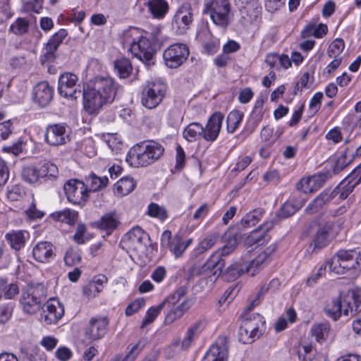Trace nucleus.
Here are the masks:
<instances>
[{
  "label": "nucleus",
  "instance_id": "obj_41",
  "mask_svg": "<svg viewBox=\"0 0 361 361\" xmlns=\"http://www.w3.org/2000/svg\"><path fill=\"white\" fill-rule=\"evenodd\" d=\"M277 245L272 243L267 247L262 253L251 261V265L255 266V269L259 270L262 264L276 250Z\"/></svg>",
  "mask_w": 361,
  "mask_h": 361
},
{
  "label": "nucleus",
  "instance_id": "obj_37",
  "mask_svg": "<svg viewBox=\"0 0 361 361\" xmlns=\"http://www.w3.org/2000/svg\"><path fill=\"white\" fill-rule=\"evenodd\" d=\"M356 186L355 184L348 181L346 178H345L334 190H331V192H335L334 197L339 194V197L342 200H345L354 190Z\"/></svg>",
  "mask_w": 361,
  "mask_h": 361
},
{
  "label": "nucleus",
  "instance_id": "obj_12",
  "mask_svg": "<svg viewBox=\"0 0 361 361\" xmlns=\"http://www.w3.org/2000/svg\"><path fill=\"white\" fill-rule=\"evenodd\" d=\"M189 54V49L185 44L176 43L164 51L163 58L168 68H177L188 59Z\"/></svg>",
  "mask_w": 361,
  "mask_h": 361
},
{
  "label": "nucleus",
  "instance_id": "obj_32",
  "mask_svg": "<svg viewBox=\"0 0 361 361\" xmlns=\"http://www.w3.org/2000/svg\"><path fill=\"white\" fill-rule=\"evenodd\" d=\"M116 192L121 195H126L131 192L136 187V182L130 176L121 178L115 184Z\"/></svg>",
  "mask_w": 361,
  "mask_h": 361
},
{
  "label": "nucleus",
  "instance_id": "obj_46",
  "mask_svg": "<svg viewBox=\"0 0 361 361\" xmlns=\"http://www.w3.org/2000/svg\"><path fill=\"white\" fill-rule=\"evenodd\" d=\"M187 293V288L185 286H180L173 293L170 294L161 304L175 305L179 300L183 298Z\"/></svg>",
  "mask_w": 361,
  "mask_h": 361
},
{
  "label": "nucleus",
  "instance_id": "obj_59",
  "mask_svg": "<svg viewBox=\"0 0 361 361\" xmlns=\"http://www.w3.org/2000/svg\"><path fill=\"white\" fill-rule=\"evenodd\" d=\"M279 285V281L277 279H272L268 285L263 284L261 286L259 290L257 293V296L255 299H257V301L259 302L260 298L263 297L264 294H266L271 288L278 286Z\"/></svg>",
  "mask_w": 361,
  "mask_h": 361
},
{
  "label": "nucleus",
  "instance_id": "obj_15",
  "mask_svg": "<svg viewBox=\"0 0 361 361\" xmlns=\"http://www.w3.org/2000/svg\"><path fill=\"white\" fill-rule=\"evenodd\" d=\"M194 20L193 9L190 3H183L177 9L173 20L172 26L178 34L185 33L192 25Z\"/></svg>",
  "mask_w": 361,
  "mask_h": 361
},
{
  "label": "nucleus",
  "instance_id": "obj_23",
  "mask_svg": "<svg viewBox=\"0 0 361 361\" xmlns=\"http://www.w3.org/2000/svg\"><path fill=\"white\" fill-rule=\"evenodd\" d=\"M54 249V245L50 242L42 241L34 246L32 256L39 262L47 263L56 256Z\"/></svg>",
  "mask_w": 361,
  "mask_h": 361
},
{
  "label": "nucleus",
  "instance_id": "obj_20",
  "mask_svg": "<svg viewBox=\"0 0 361 361\" xmlns=\"http://www.w3.org/2000/svg\"><path fill=\"white\" fill-rule=\"evenodd\" d=\"M33 100L39 106H47L53 99L54 90L47 81L39 82L33 89Z\"/></svg>",
  "mask_w": 361,
  "mask_h": 361
},
{
  "label": "nucleus",
  "instance_id": "obj_30",
  "mask_svg": "<svg viewBox=\"0 0 361 361\" xmlns=\"http://www.w3.org/2000/svg\"><path fill=\"white\" fill-rule=\"evenodd\" d=\"M192 305V301L190 299H185L180 305L173 307L165 317L164 323L169 324L173 322L178 318H180L185 312H186Z\"/></svg>",
  "mask_w": 361,
  "mask_h": 361
},
{
  "label": "nucleus",
  "instance_id": "obj_58",
  "mask_svg": "<svg viewBox=\"0 0 361 361\" xmlns=\"http://www.w3.org/2000/svg\"><path fill=\"white\" fill-rule=\"evenodd\" d=\"M185 166V152L183 149L178 145L176 147V157L175 169L178 171L181 170Z\"/></svg>",
  "mask_w": 361,
  "mask_h": 361
},
{
  "label": "nucleus",
  "instance_id": "obj_31",
  "mask_svg": "<svg viewBox=\"0 0 361 361\" xmlns=\"http://www.w3.org/2000/svg\"><path fill=\"white\" fill-rule=\"evenodd\" d=\"M149 9L154 18H162L169 10L168 3L165 0H151L148 2Z\"/></svg>",
  "mask_w": 361,
  "mask_h": 361
},
{
  "label": "nucleus",
  "instance_id": "obj_26",
  "mask_svg": "<svg viewBox=\"0 0 361 361\" xmlns=\"http://www.w3.org/2000/svg\"><path fill=\"white\" fill-rule=\"evenodd\" d=\"M124 238L130 246L137 248L143 245H146L145 240L149 239V236L140 226H135L125 235Z\"/></svg>",
  "mask_w": 361,
  "mask_h": 361
},
{
  "label": "nucleus",
  "instance_id": "obj_53",
  "mask_svg": "<svg viewBox=\"0 0 361 361\" xmlns=\"http://www.w3.org/2000/svg\"><path fill=\"white\" fill-rule=\"evenodd\" d=\"M103 288L102 283H97L96 281H92L89 282L83 287V294L88 298H94L97 293L102 291Z\"/></svg>",
  "mask_w": 361,
  "mask_h": 361
},
{
  "label": "nucleus",
  "instance_id": "obj_9",
  "mask_svg": "<svg viewBox=\"0 0 361 361\" xmlns=\"http://www.w3.org/2000/svg\"><path fill=\"white\" fill-rule=\"evenodd\" d=\"M231 5L228 0H212L205 6L204 13H208L213 23L223 29L229 24L228 13Z\"/></svg>",
  "mask_w": 361,
  "mask_h": 361
},
{
  "label": "nucleus",
  "instance_id": "obj_22",
  "mask_svg": "<svg viewBox=\"0 0 361 361\" xmlns=\"http://www.w3.org/2000/svg\"><path fill=\"white\" fill-rule=\"evenodd\" d=\"M44 306L47 312L44 316L47 324H56L64 314L63 305L59 300L51 298Z\"/></svg>",
  "mask_w": 361,
  "mask_h": 361
},
{
  "label": "nucleus",
  "instance_id": "obj_24",
  "mask_svg": "<svg viewBox=\"0 0 361 361\" xmlns=\"http://www.w3.org/2000/svg\"><path fill=\"white\" fill-rule=\"evenodd\" d=\"M255 266L251 265V262L247 264L245 262H235L228 267L224 271L222 269V274L220 276L228 281L236 280L245 272H250Z\"/></svg>",
  "mask_w": 361,
  "mask_h": 361
},
{
  "label": "nucleus",
  "instance_id": "obj_57",
  "mask_svg": "<svg viewBox=\"0 0 361 361\" xmlns=\"http://www.w3.org/2000/svg\"><path fill=\"white\" fill-rule=\"evenodd\" d=\"M322 99L323 93L320 92L315 93L312 97L310 102V110L312 111L313 114L319 110Z\"/></svg>",
  "mask_w": 361,
  "mask_h": 361
},
{
  "label": "nucleus",
  "instance_id": "obj_35",
  "mask_svg": "<svg viewBox=\"0 0 361 361\" xmlns=\"http://www.w3.org/2000/svg\"><path fill=\"white\" fill-rule=\"evenodd\" d=\"M51 216L56 221L73 224L78 219V214L77 212L66 209L54 212Z\"/></svg>",
  "mask_w": 361,
  "mask_h": 361
},
{
  "label": "nucleus",
  "instance_id": "obj_18",
  "mask_svg": "<svg viewBox=\"0 0 361 361\" xmlns=\"http://www.w3.org/2000/svg\"><path fill=\"white\" fill-rule=\"evenodd\" d=\"M228 340L225 336L219 337L205 354L202 361H226L228 355Z\"/></svg>",
  "mask_w": 361,
  "mask_h": 361
},
{
  "label": "nucleus",
  "instance_id": "obj_51",
  "mask_svg": "<svg viewBox=\"0 0 361 361\" xmlns=\"http://www.w3.org/2000/svg\"><path fill=\"white\" fill-rule=\"evenodd\" d=\"M163 308L164 304H159L157 307H151L146 313V316L142 321L141 328L152 324Z\"/></svg>",
  "mask_w": 361,
  "mask_h": 361
},
{
  "label": "nucleus",
  "instance_id": "obj_13",
  "mask_svg": "<svg viewBox=\"0 0 361 361\" xmlns=\"http://www.w3.org/2000/svg\"><path fill=\"white\" fill-rule=\"evenodd\" d=\"M131 53L146 66H150L154 64L155 49L149 40L145 37H139L137 41H133L130 44Z\"/></svg>",
  "mask_w": 361,
  "mask_h": 361
},
{
  "label": "nucleus",
  "instance_id": "obj_2",
  "mask_svg": "<svg viewBox=\"0 0 361 361\" xmlns=\"http://www.w3.org/2000/svg\"><path fill=\"white\" fill-rule=\"evenodd\" d=\"M326 314L334 321L338 319L342 313L345 316L357 315L361 317V288H355L334 298L325 307Z\"/></svg>",
  "mask_w": 361,
  "mask_h": 361
},
{
  "label": "nucleus",
  "instance_id": "obj_64",
  "mask_svg": "<svg viewBox=\"0 0 361 361\" xmlns=\"http://www.w3.org/2000/svg\"><path fill=\"white\" fill-rule=\"evenodd\" d=\"M207 323L205 319H199L189 327L188 331L190 332V334L195 335L196 333L201 332L206 326Z\"/></svg>",
  "mask_w": 361,
  "mask_h": 361
},
{
  "label": "nucleus",
  "instance_id": "obj_62",
  "mask_svg": "<svg viewBox=\"0 0 361 361\" xmlns=\"http://www.w3.org/2000/svg\"><path fill=\"white\" fill-rule=\"evenodd\" d=\"M4 293V298L7 300H11L14 298V297L19 293V288L16 283H11L10 285H6V288Z\"/></svg>",
  "mask_w": 361,
  "mask_h": 361
},
{
  "label": "nucleus",
  "instance_id": "obj_7",
  "mask_svg": "<svg viewBox=\"0 0 361 361\" xmlns=\"http://www.w3.org/2000/svg\"><path fill=\"white\" fill-rule=\"evenodd\" d=\"M360 252L356 250H341L326 262L331 271L344 274L348 271L360 269Z\"/></svg>",
  "mask_w": 361,
  "mask_h": 361
},
{
  "label": "nucleus",
  "instance_id": "obj_19",
  "mask_svg": "<svg viewBox=\"0 0 361 361\" xmlns=\"http://www.w3.org/2000/svg\"><path fill=\"white\" fill-rule=\"evenodd\" d=\"M68 35V32L64 29H61L55 33L47 42L44 48L43 49V56L42 61H53L55 58V51L57 50L59 45L62 43L63 40Z\"/></svg>",
  "mask_w": 361,
  "mask_h": 361
},
{
  "label": "nucleus",
  "instance_id": "obj_63",
  "mask_svg": "<svg viewBox=\"0 0 361 361\" xmlns=\"http://www.w3.org/2000/svg\"><path fill=\"white\" fill-rule=\"evenodd\" d=\"M224 241L226 245L235 250L238 243L236 233L226 232L224 235Z\"/></svg>",
  "mask_w": 361,
  "mask_h": 361
},
{
  "label": "nucleus",
  "instance_id": "obj_42",
  "mask_svg": "<svg viewBox=\"0 0 361 361\" xmlns=\"http://www.w3.org/2000/svg\"><path fill=\"white\" fill-rule=\"evenodd\" d=\"M353 157H350V154H348V149L345 150L336 161L333 167V173H339L346 168L353 161Z\"/></svg>",
  "mask_w": 361,
  "mask_h": 361
},
{
  "label": "nucleus",
  "instance_id": "obj_49",
  "mask_svg": "<svg viewBox=\"0 0 361 361\" xmlns=\"http://www.w3.org/2000/svg\"><path fill=\"white\" fill-rule=\"evenodd\" d=\"M147 214L149 216L157 218L161 221H164L167 218V211L166 209L154 202L149 204Z\"/></svg>",
  "mask_w": 361,
  "mask_h": 361
},
{
  "label": "nucleus",
  "instance_id": "obj_44",
  "mask_svg": "<svg viewBox=\"0 0 361 361\" xmlns=\"http://www.w3.org/2000/svg\"><path fill=\"white\" fill-rule=\"evenodd\" d=\"M345 48V42L341 38H336L329 45L327 54L330 58H340L339 56Z\"/></svg>",
  "mask_w": 361,
  "mask_h": 361
},
{
  "label": "nucleus",
  "instance_id": "obj_48",
  "mask_svg": "<svg viewBox=\"0 0 361 361\" xmlns=\"http://www.w3.org/2000/svg\"><path fill=\"white\" fill-rule=\"evenodd\" d=\"M29 22L23 18H18L10 27V30L16 35L25 34L28 30Z\"/></svg>",
  "mask_w": 361,
  "mask_h": 361
},
{
  "label": "nucleus",
  "instance_id": "obj_61",
  "mask_svg": "<svg viewBox=\"0 0 361 361\" xmlns=\"http://www.w3.org/2000/svg\"><path fill=\"white\" fill-rule=\"evenodd\" d=\"M345 178L356 185H359L361 183V164L354 169Z\"/></svg>",
  "mask_w": 361,
  "mask_h": 361
},
{
  "label": "nucleus",
  "instance_id": "obj_47",
  "mask_svg": "<svg viewBox=\"0 0 361 361\" xmlns=\"http://www.w3.org/2000/svg\"><path fill=\"white\" fill-rule=\"evenodd\" d=\"M263 106L264 99L260 98L258 99L255 103L252 111L250 114V120L255 125H257L263 118Z\"/></svg>",
  "mask_w": 361,
  "mask_h": 361
},
{
  "label": "nucleus",
  "instance_id": "obj_50",
  "mask_svg": "<svg viewBox=\"0 0 361 361\" xmlns=\"http://www.w3.org/2000/svg\"><path fill=\"white\" fill-rule=\"evenodd\" d=\"M143 346L144 345L140 341L131 348L125 357H123L121 355H116L114 359L116 361H134Z\"/></svg>",
  "mask_w": 361,
  "mask_h": 361
},
{
  "label": "nucleus",
  "instance_id": "obj_14",
  "mask_svg": "<svg viewBox=\"0 0 361 361\" xmlns=\"http://www.w3.org/2000/svg\"><path fill=\"white\" fill-rule=\"evenodd\" d=\"M78 76L72 73L61 74L58 81L59 94L66 98L77 99L81 94L80 85H78Z\"/></svg>",
  "mask_w": 361,
  "mask_h": 361
},
{
  "label": "nucleus",
  "instance_id": "obj_55",
  "mask_svg": "<svg viewBox=\"0 0 361 361\" xmlns=\"http://www.w3.org/2000/svg\"><path fill=\"white\" fill-rule=\"evenodd\" d=\"M145 304V300L143 298L135 300L129 304L126 309V314L129 317L137 312Z\"/></svg>",
  "mask_w": 361,
  "mask_h": 361
},
{
  "label": "nucleus",
  "instance_id": "obj_25",
  "mask_svg": "<svg viewBox=\"0 0 361 361\" xmlns=\"http://www.w3.org/2000/svg\"><path fill=\"white\" fill-rule=\"evenodd\" d=\"M334 193L335 192H331L330 189L324 190L308 204L305 209V213L314 214L319 212L334 198Z\"/></svg>",
  "mask_w": 361,
  "mask_h": 361
},
{
  "label": "nucleus",
  "instance_id": "obj_33",
  "mask_svg": "<svg viewBox=\"0 0 361 361\" xmlns=\"http://www.w3.org/2000/svg\"><path fill=\"white\" fill-rule=\"evenodd\" d=\"M264 210L258 208L247 213L240 221V225L243 228H250L255 226L262 218Z\"/></svg>",
  "mask_w": 361,
  "mask_h": 361
},
{
  "label": "nucleus",
  "instance_id": "obj_21",
  "mask_svg": "<svg viewBox=\"0 0 361 361\" xmlns=\"http://www.w3.org/2000/svg\"><path fill=\"white\" fill-rule=\"evenodd\" d=\"M45 140L50 145L58 146L66 143L68 136L66 128L62 124L50 125L47 128Z\"/></svg>",
  "mask_w": 361,
  "mask_h": 361
},
{
  "label": "nucleus",
  "instance_id": "obj_10",
  "mask_svg": "<svg viewBox=\"0 0 361 361\" xmlns=\"http://www.w3.org/2000/svg\"><path fill=\"white\" fill-rule=\"evenodd\" d=\"M166 92V86L164 83L161 82H149L142 92V104L149 109H153L162 102Z\"/></svg>",
  "mask_w": 361,
  "mask_h": 361
},
{
  "label": "nucleus",
  "instance_id": "obj_17",
  "mask_svg": "<svg viewBox=\"0 0 361 361\" xmlns=\"http://www.w3.org/2000/svg\"><path fill=\"white\" fill-rule=\"evenodd\" d=\"M108 324L107 317L92 318L85 332V338L90 341L102 338L106 334Z\"/></svg>",
  "mask_w": 361,
  "mask_h": 361
},
{
  "label": "nucleus",
  "instance_id": "obj_27",
  "mask_svg": "<svg viewBox=\"0 0 361 361\" xmlns=\"http://www.w3.org/2000/svg\"><path fill=\"white\" fill-rule=\"evenodd\" d=\"M118 224L119 219L115 212L105 214L99 221L94 223L97 228L105 231L107 235H110L113 231L116 229Z\"/></svg>",
  "mask_w": 361,
  "mask_h": 361
},
{
  "label": "nucleus",
  "instance_id": "obj_43",
  "mask_svg": "<svg viewBox=\"0 0 361 361\" xmlns=\"http://www.w3.org/2000/svg\"><path fill=\"white\" fill-rule=\"evenodd\" d=\"M302 202L292 203L287 202L283 204L279 216L281 218H288L300 209L302 207Z\"/></svg>",
  "mask_w": 361,
  "mask_h": 361
},
{
  "label": "nucleus",
  "instance_id": "obj_3",
  "mask_svg": "<svg viewBox=\"0 0 361 361\" xmlns=\"http://www.w3.org/2000/svg\"><path fill=\"white\" fill-rule=\"evenodd\" d=\"M224 118L221 113L216 112L209 117L205 127L199 123H191L185 128L183 137L188 142H194L200 137L206 141L213 142L219 136Z\"/></svg>",
  "mask_w": 361,
  "mask_h": 361
},
{
  "label": "nucleus",
  "instance_id": "obj_6",
  "mask_svg": "<svg viewBox=\"0 0 361 361\" xmlns=\"http://www.w3.org/2000/svg\"><path fill=\"white\" fill-rule=\"evenodd\" d=\"M47 299V288L40 283L27 284L22 290L20 303L24 312L33 314L42 307Z\"/></svg>",
  "mask_w": 361,
  "mask_h": 361
},
{
  "label": "nucleus",
  "instance_id": "obj_56",
  "mask_svg": "<svg viewBox=\"0 0 361 361\" xmlns=\"http://www.w3.org/2000/svg\"><path fill=\"white\" fill-rule=\"evenodd\" d=\"M23 192L18 185H11L8 188L7 197L11 201L18 200L23 195Z\"/></svg>",
  "mask_w": 361,
  "mask_h": 361
},
{
  "label": "nucleus",
  "instance_id": "obj_4",
  "mask_svg": "<svg viewBox=\"0 0 361 361\" xmlns=\"http://www.w3.org/2000/svg\"><path fill=\"white\" fill-rule=\"evenodd\" d=\"M164 152V148L161 144L148 141L131 149L126 160L133 167H145L157 161Z\"/></svg>",
  "mask_w": 361,
  "mask_h": 361
},
{
  "label": "nucleus",
  "instance_id": "obj_28",
  "mask_svg": "<svg viewBox=\"0 0 361 361\" xmlns=\"http://www.w3.org/2000/svg\"><path fill=\"white\" fill-rule=\"evenodd\" d=\"M28 237L29 233L23 231H13L6 235L8 244L16 250H20L25 246Z\"/></svg>",
  "mask_w": 361,
  "mask_h": 361
},
{
  "label": "nucleus",
  "instance_id": "obj_8",
  "mask_svg": "<svg viewBox=\"0 0 361 361\" xmlns=\"http://www.w3.org/2000/svg\"><path fill=\"white\" fill-rule=\"evenodd\" d=\"M333 226L329 222L317 224L312 222L310 224L308 233L312 237V242L307 247V252L310 254L317 252L326 247L330 242L329 234Z\"/></svg>",
  "mask_w": 361,
  "mask_h": 361
},
{
  "label": "nucleus",
  "instance_id": "obj_16",
  "mask_svg": "<svg viewBox=\"0 0 361 361\" xmlns=\"http://www.w3.org/2000/svg\"><path fill=\"white\" fill-rule=\"evenodd\" d=\"M274 221H268L253 230L245 240V243L249 245H263L271 240V235L268 233L274 228Z\"/></svg>",
  "mask_w": 361,
  "mask_h": 361
},
{
  "label": "nucleus",
  "instance_id": "obj_36",
  "mask_svg": "<svg viewBox=\"0 0 361 361\" xmlns=\"http://www.w3.org/2000/svg\"><path fill=\"white\" fill-rule=\"evenodd\" d=\"M254 329L251 319H246L239 330V341L244 344L252 343L253 339L250 332Z\"/></svg>",
  "mask_w": 361,
  "mask_h": 361
},
{
  "label": "nucleus",
  "instance_id": "obj_1",
  "mask_svg": "<svg viewBox=\"0 0 361 361\" xmlns=\"http://www.w3.org/2000/svg\"><path fill=\"white\" fill-rule=\"evenodd\" d=\"M117 92L110 77H96L89 81L83 90L85 108L90 114H97L102 106L114 102Z\"/></svg>",
  "mask_w": 361,
  "mask_h": 361
},
{
  "label": "nucleus",
  "instance_id": "obj_38",
  "mask_svg": "<svg viewBox=\"0 0 361 361\" xmlns=\"http://www.w3.org/2000/svg\"><path fill=\"white\" fill-rule=\"evenodd\" d=\"M190 242L191 240H189L185 243L183 241L181 236L176 235L173 238L171 244L168 248H169L170 251L173 252L176 257H179L182 255Z\"/></svg>",
  "mask_w": 361,
  "mask_h": 361
},
{
  "label": "nucleus",
  "instance_id": "obj_29",
  "mask_svg": "<svg viewBox=\"0 0 361 361\" xmlns=\"http://www.w3.org/2000/svg\"><path fill=\"white\" fill-rule=\"evenodd\" d=\"M85 185L87 186L88 193L99 191L107 185L108 178L106 176L99 177L94 173H91L85 177Z\"/></svg>",
  "mask_w": 361,
  "mask_h": 361
},
{
  "label": "nucleus",
  "instance_id": "obj_52",
  "mask_svg": "<svg viewBox=\"0 0 361 361\" xmlns=\"http://www.w3.org/2000/svg\"><path fill=\"white\" fill-rule=\"evenodd\" d=\"M22 176L25 181L30 183H36L39 178H41L39 169L32 166L24 168L22 172Z\"/></svg>",
  "mask_w": 361,
  "mask_h": 361
},
{
  "label": "nucleus",
  "instance_id": "obj_54",
  "mask_svg": "<svg viewBox=\"0 0 361 361\" xmlns=\"http://www.w3.org/2000/svg\"><path fill=\"white\" fill-rule=\"evenodd\" d=\"M217 238L215 235H209L204 238L199 245L195 253L201 254L214 246L216 242Z\"/></svg>",
  "mask_w": 361,
  "mask_h": 361
},
{
  "label": "nucleus",
  "instance_id": "obj_45",
  "mask_svg": "<svg viewBox=\"0 0 361 361\" xmlns=\"http://www.w3.org/2000/svg\"><path fill=\"white\" fill-rule=\"evenodd\" d=\"M81 253L78 249L70 248L64 256V262L68 267L78 264L81 261Z\"/></svg>",
  "mask_w": 361,
  "mask_h": 361
},
{
  "label": "nucleus",
  "instance_id": "obj_60",
  "mask_svg": "<svg viewBox=\"0 0 361 361\" xmlns=\"http://www.w3.org/2000/svg\"><path fill=\"white\" fill-rule=\"evenodd\" d=\"M326 263L322 266H321L318 270L317 272L313 275H312L310 277H309L307 280V285L309 286H314V283H317V280L319 279L323 275L325 274L326 269Z\"/></svg>",
  "mask_w": 361,
  "mask_h": 361
},
{
  "label": "nucleus",
  "instance_id": "obj_40",
  "mask_svg": "<svg viewBox=\"0 0 361 361\" xmlns=\"http://www.w3.org/2000/svg\"><path fill=\"white\" fill-rule=\"evenodd\" d=\"M243 118V113L238 110H233L231 111L226 118L227 131L229 133H233L238 128Z\"/></svg>",
  "mask_w": 361,
  "mask_h": 361
},
{
  "label": "nucleus",
  "instance_id": "obj_34",
  "mask_svg": "<svg viewBox=\"0 0 361 361\" xmlns=\"http://www.w3.org/2000/svg\"><path fill=\"white\" fill-rule=\"evenodd\" d=\"M114 70L120 78H127L130 75L133 67L129 59L121 58L114 61Z\"/></svg>",
  "mask_w": 361,
  "mask_h": 361
},
{
  "label": "nucleus",
  "instance_id": "obj_11",
  "mask_svg": "<svg viewBox=\"0 0 361 361\" xmlns=\"http://www.w3.org/2000/svg\"><path fill=\"white\" fill-rule=\"evenodd\" d=\"M63 190L67 200L73 204L83 205L89 197L87 186L78 179L66 181Z\"/></svg>",
  "mask_w": 361,
  "mask_h": 361
},
{
  "label": "nucleus",
  "instance_id": "obj_5",
  "mask_svg": "<svg viewBox=\"0 0 361 361\" xmlns=\"http://www.w3.org/2000/svg\"><path fill=\"white\" fill-rule=\"evenodd\" d=\"M234 249L224 245L221 250L213 253L202 266L195 264L190 269L192 276L208 275L210 281H214L222 274V269L225 267L224 257L230 255Z\"/></svg>",
  "mask_w": 361,
  "mask_h": 361
},
{
  "label": "nucleus",
  "instance_id": "obj_39",
  "mask_svg": "<svg viewBox=\"0 0 361 361\" xmlns=\"http://www.w3.org/2000/svg\"><path fill=\"white\" fill-rule=\"evenodd\" d=\"M330 326L328 323H319L312 326L311 334L317 342L322 343L328 336Z\"/></svg>",
  "mask_w": 361,
  "mask_h": 361
}]
</instances>
